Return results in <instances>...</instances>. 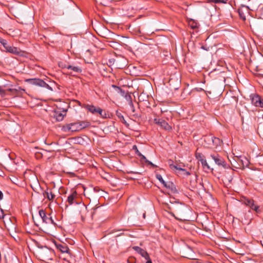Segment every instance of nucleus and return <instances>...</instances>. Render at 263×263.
I'll return each mask as SVG.
<instances>
[{
    "label": "nucleus",
    "instance_id": "obj_1",
    "mask_svg": "<svg viewBox=\"0 0 263 263\" xmlns=\"http://www.w3.org/2000/svg\"><path fill=\"white\" fill-rule=\"evenodd\" d=\"M167 163L172 171L178 176H185L191 175L189 172L183 168L185 166L184 163L177 161L174 162L171 159L167 161Z\"/></svg>",
    "mask_w": 263,
    "mask_h": 263
},
{
    "label": "nucleus",
    "instance_id": "obj_2",
    "mask_svg": "<svg viewBox=\"0 0 263 263\" xmlns=\"http://www.w3.org/2000/svg\"><path fill=\"white\" fill-rule=\"evenodd\" d=\"M88 125L87 122L86 123L84 122L71 123L63 125L62 129L65 132H77L83 129Z\"/></svg>",
    "mask_w": 263,
    "mask_h": 263
},
{
    "label": "nucleus",
    "instance_id": "obj_3",
    "mask_svg": "<svg viewBox=\"0 0 263 263\" xmlns=\"http://www.w3.org/2000/svg\"><path fill=\"white\" fill-rule=\"evenodd\" d=\"M25 82H28L31 85L50 89L51 88L48 84L40 79H28L25 80Z\"/></svg>",
    "mask_w": 263,
    "mask_h": 263
},
{
    "label": "nucleus",
    "instance_id": "obj_4",
    "mask_svg": "<svg viewBox=\"0 0 263 263\" xmlns=\"http://www.w3.org/2000/svg\"><path fill=\"white\" fill-rule=\"evenodd\" d=\"M169 202L171 203V205H169L168 203L165 201V211L174 215V213L176 211L177 208V205L174 204L176 202V199L174 197L172 198L170 197Z\"/></svg>",
    "mask_w": 263,
    "mask_h": 263
},
{
    "label": "nucleus",
    "instance_id": "obj_5",
    "mask_svg": "<svg viewBox=\"0 0 263 263\" xmlns=\"http://www.w3.org/2000/svg\"><path fill=\"white\" fill-rule=\"evenodd\" d=\"M178 193L175 184L172 181L165 182V194L169 196L175 195Z\"/></svg>",
    "mask_w": 263,
    "mask_h": 263
},
{
    "label": "nucleus",
    "instance_id": "obj_6",
    "mask_svg": "<svg viewBox=\"0 0 263 263\" xmlns=\"http://www.w3.org/2000/svg\"><path fill=\"white\" fill-rule=\"evenodd\" d=\"M252 103L256 106L263 107V100L257 94L250 96Z\"/></svg>",
    "mask_w": 263,
    "mask_h": 263
},
{
    "label": "nucleus",
    "instance_id": "obj_7",
    "mask_svg": "<svg viewBox=\"0 0 263 263\" xmlns=\"http://www.w3.org/2000/svg\"><path fill=\"white\" fill-rule=\"evenodd\" d=\"M84 108L88 110L92 114H99L101 117H104L103 115V110L100 107H96L92 105H85Z\"/></svg>",
    "mask_w": 263,
    "mask_h": 263
},
{
    "label": "nucleus",
    "instance_id": "obj_8",
    "mask_svg": "<svg viewBox=\"0 0 263 263\" xmlns=\"http://www.w3.org/2000/svg\"><path fill=\"white\" fill-rule=\"evenodd\" d=\"M210 157L214 160L215 163L218 166L225 167L226 165V162L224 159L219 155L216 154H211Z\"/></svg>",
    "mask_w": 263,
    "mask_h": 263
},
{
    "label": "nucleus",
    "instance_id": "obj_9",
    "mask_svg": "<svg viewBox=\"0 0 263 263\" xmlns=\"http://www.w3.org/2000/svg\"><path fill=\"white\" fill-rule=\"evenodd\" d=\"M174 77L170 78L168 81V84L171 90H176L178 88L179 81L177 78L174 76Z\"/></svg>",
    "mask_w": 263,
    "mask_h": 263
},
{
    "label": "nucleus",
    "instance_id": "obj_10",
    "mask_svg": "<svg viewBox=\"0 0 263 263\" xmlns=\"http://www.w3.org/2000/svg\"><path fill=\"white\" fill-rule=\"evenodd\" d=\"M238 13L240 17L243 20H246V14L249 13V8L248 6L241 5L238 9Z\"/></svg>",
    "mask_w": 263,
    "mask_h": 263
},
{
    "label": "nucleus",
    "instance_id": "obj_11",
    "mask_svg": "<svg viewBox=\"0 0 263 263\" xmlns=\"http://www.w3.org/2000/svg\"><path fill=\"white\" fill-rule=\"evenodd\" d=\"M78 198V193L75 191L71 193L67 197V202L69 205H72L74 203H77L76 201V198Z\"/></svg>",
    "mask_w": 263,
    "mask_h": 263
},
{
    "label": "nucleus",
    "instance_id": "obj_12",
    "mask_svg": "<svg viewBox=\"0 0 263 263\" xmlns=\"http://www.w3.org/2000/svg\"><path fill=\"white\" fill-rule=\"evenodd\" d=\"M55 246L61 252L69 254L70 250L66 244L63 243H55Z\"/></svg>",
    "mask_w": 263,
    "mask_h": 263
},
{
    "label": "nucleus",
    "instance_id": "obj_13",
    "mask_svg": "<svg viewBox=\"0 0 263 263\" xmlns=\"http://www.w3.org/2000/svg\"><path fill=\"white\" fill-rule=\"evenodd\" d=\"M43 194L45 198H47L50 201L53 200L55 197V195L53 194L52 190L49 189L44 191Z\"/></svg>",
    "mask_w": 263,
    "mask_h": 263
},
{
    "label": "nucleus",
    "instance_id": "obj_14",
    "mask_svg": "<svg viewBox=\"0 0 263 263\" xmlns=\"http://www.w3.org/2000/svg\"><path fill=\"white\" fill-rule=\"evenodd\" d=\"M133 249L137 253L140 254L142 257H144L146 259L148 258V253L143 249L137 246L133 247Z\"/></svg>",
    "mask_w": 263,
    "mask_h": 263
},
{
    "label": "nucleus",
    "instance_id": "obj_15",
    "mask_svg": "<svg viewBox=\"0 0 263 263\" xmlns=\"http://www.w3.org/2000/svg\"><path fill=\"white\" fill-rule=\"evenodd\" d=\"M39 215L40 217L42 218L43 222L46 223H49L50 222L52 223L53 220L51 219V218L48 217L43 210H40L39 211Z\"/></svg>",
    "mask_w": 263,
    "mask_h": 263
},
{
    "label": "nucleus",
    "instance_id": "obj_16",
    "mask_svg": "<svg viewBox=\"0 0 263 263\" xmlns=\"http://www.w3.org/2000/svg\"><path fill=\"white\" fill-rule=\"evenodd\" d=\"M207 140H211L213 145L215 147L220 145L222 143V141L220 139L214 137H209Z\"/></svg>",
    "mask_w": 263,
    "mask_h": 263
},
{
    "label": "nucleus",
    "instance_id": "obj_17",
    "mask_svg": "<svg viewBox=\"0 0 263 263\" xmlns=\"http://www.w3.org/2000/svg\"><path fill=\"white\" fill-rule=\"evenodd\" d=\"M5 49L7 52L15 54H18L20 52L18 49L16 47L11 46L9 45L5 47Z\"/></svg>",
    "mask_w": 263,
    "mask_h": 263
},
{
    "label": "nucleus",
    "instance_id": "obj_18",
    "mask_svg": "<svg viewBox=\"0 0 263 263\" xmlns=\"http://www.w3.org/2000/svg\"><path fill=\"white\" fill-rule=\"evenodd\" d=\"M65 67L68 70H72V71L74 73H80L82 71L81 68L79 66L73 65H67L65 66Z\"/></svg>",
    "mask_w": 263,
    "mask_h": 263
},
{
    "label": "nucleus",
    "instance_id": "obj_19",
    "mask_svg": "<svg viewBox=\"0 0 263 263\" xmlns=\"http://www.w3.org/2000/svg\"><path fill=\"white\" fill-rule=\"evenodd\" d=\"M200 162H201L203 168L207 169L208 170L211 169L210 166L209 165V164H208V163L206 162V160L205 159H201Z\"/></svg>",
    "mask_w": 263,
    "mask_h": 263
},
{
    "label": "nucleus",
    "instance_id": "obj_20",
    "mask_svg": "<svg viewBox=\"0 0 263 263\" xmlns=\"http://www.w3.org/2000/svg\"><path fill=\"white\" fill-rule=\"evenodd\" d=\"M208 3H213L215 4H226L227 3V0H206Z\"/></svg>",
    "mask_w": 263,
    "mask_h": 263
},
{
    "label": "nucleus",
    "instance_id": "obj_21",
    "mask_svg": "<svg viewBox=\"0 0 263 263\" xmlns=\"http://www.w3.org/2000/svg\"><path fill=\"white\" fill-rule=\"evenodd\" d=\"M54 117L55 118L56 120L58 121H62L63 119L64 115L61 113H59L55 112L54 115Z\"/></svg>",
    "mask_w": 263,
    "mask_h": 263
},
{
    "label": "nucleus",
    "instance_id": "obj_22",
    "mask_svg": "<svg viewBox=\"0 0 263 263\" xmlns=\"http://www.w3.org/2000/svg\"><path fill=\"white\" fill-rule=\"evenodd\" d=\"M154 122L156 124L160 125L161 127H162L163 123H164V121L163 120H161L159 118H155L154 119Z\"/></svg>",
    "mask_w": 263,
    "mask_h": 263
},
{
    "label": "nucleus",
    "instance_id": "obj_23",
    "mask_svg": "<svg viewBox=\"0 0 263 263\" xmlns=\"http://www.w3.org/2000/svg\"><path fill=\"white\" fill-rule=\"evenodd\" d=\"M248 206H249L252 210H254L256 212H258V210L259 206H257V205H256L254 204V201L253 202H252Z\"/></svg>",
    "mask_w": 263,
    "mask_h": 263
},
{
    "label": "nucleus",
    "instance_id": "obj_24",
    "mask_svg": "<svg viewBox=\"0 0 263 263\" xmlns=\"http://www.w3.org/2000/svg\"><path fill=\"white\" fill-rule=\"evenodd\" d=\"M248 206H249L252 210H254L256 212H258V210L259 206H257V205H256L254 204V201L253 202H252Z\"/></svg>",
    "mask_w": 263,
    "mask_h": 263
},
{
    "label": "nucleus",
    "instance_id": "obj_25",
    "mask_svg": "<svg viewBox=\"0 0 263 263\" xmlns=\"http://www.w3.org/2000/svg\"><path fill=\"white\" fill-rule=\"evenodd\" d=\"M254 200L252 199H245L243 201V203L249 206L252 202H253Z\"/></svg>",
    "mask_w": 263,
    "mask_h": 263
},
{
    "label": "nucleus",
    "instance_id": "obj_26",
    "mask_svg": "<svg viewBox=\"0 0 263 263\" xmlns=\"http://www.w3.org/2000/svg\"><path fill=\"white\" fill-rule=\"evenodd\" d=\"M156 178L158 179L160 182L162 184H164V180H163L162 176L160 174H156Z\"/></svg>",
    "mask_w": 263,
    "mask_h": 263
},
{
    "label": "nucleus",
    "instance_id": "obj_27",
    "mask_svg": "<svg viewBox=\"0 0 263 263\" xmlns=\"http://www.w3.org/2000/svg\"><path fill=\"white\" fill-rule=\"evenodd\" d=\"M129 105L130 109L132 110V111L133 112H135V108L134 106L133 103L132 102V101L131 100L129 102Z\"/></svg>",
    "mask_w": 263,
    "mask_h": 263
},
{
    "label": "nucleus",
    "instance_id": "obj_28",
    "mask_svg": "<svg viewBox=\"0 0 263 263\" xmlns=\"http://www.w3.org/2000/svg\"><path fill=\"white\" fill-rule=\"evenodd\" d=\"M196 158L200 161V160L201 159H204V158H203V156L200 153H196Z\"/></svg>",
    "mask_w": 263,
    "mask_h": 263
},
{
    "label": "nucleus",
    "instance_id": "obj_29",
    "mask_svg": "<svg viewBox=\"0 0 263 263\" xmlns=\"http://www.w3.org/2000/svg\"><path fill=\"white\" fill-rule=\"evenodd\" d=\"M1 43L3 45L4 47L5 48L8 45V44L6 40L3 39L0 40Z\"/></svg>",
    "mask_w": 263,
    "mask_h": 263
},
{
    "label": "nucleus",
    "instance_id": "obj_30",
    "mask_svg": "<svg viewBox=\"0 0 263 263\" xmlns=\"http://www.w3.org/2000/svg\"><path fill=\"white\" fill-rule=\"evenodd\" d=\"M6 216L4 214L3 210L0 208V218L4 219Z\"/></svg>",
    "mask_w": 263,
    "mask_h": 263
},
{
    "label": "nucleus",
    "instance_id": "obj_31",
    "mask_svg": "<svg viewBox=\"0 0 263 263\" xmlns=\"http://www.w3.org/2000/svg\"><path fill=\"white\" fill-rule=\"evenodd\" d=\"M128 263H136V259L133 257H130L127 259Z\"/></svg>",
    "mask_w": 263,
    "mask_h": 263
},
{
    "label": "nucleus",
    "instance_id": "obj_32",
    "mask_svg": "<svg viewBox=\"0 0 263 263\" xmlns=\"http://www.w3.org/2000/svg\"><path fill=\"white\" fill-rule=\"evenodd\" d=\"M171 128L172 127L170 125L165 124V130H170Z\"/></svg>",
    "mask_w": 263,
    "mask_h": 263
},
{
    "label": "nucleus",
    "instance_id": "obj_33",
    "mask_svg": "<svg viewBox=\"0 0 263 263\" xmlns=\"http://www.w3.org/2000/svg\"><path fill=\"white\" fill-rule=\"evenodd\" d=\"M3 198V193L0 191V200H1Z\"/></svg>",
    "mask_w": 263,
    "mask_h": 263
},
{
    "label": "nucleus",
    "instance_id": "obj_34",
    "mask_svg": "<svg viewBox=\"0 0 263 263\" xmlns=\"http://www.w3.org/2000/svg\"><path fill=\"white\" fill-rule=\"evenodd\" d=\"M146 260H147V261L146 262V263H152V262L149 257H148V258Z\"/></svg>",
    "mask_w": 263,
    "mask_h": 263
},
{
    "label": "nucleus",
    "instance_id": "obj_35",
    "mask_svg": "<svg viewBox=\"0 0 263 263\" xmlns=\"http://www.w3.org/2000/svg\"><path fill=\"white\" fill-rule=\"evenodd\" d=\"M121 118L122 119V121H123V122L124 123H125V124H126V121H125V120H124V117H123V116H121Z\"/></svg>",
    "mask_w": 263,
    "mask_h": 263
},
{
    "label": "nucleus",
    "instance_id": "obj_36",
    "mask_svg": "<svg viewBox=\"0 0 263 263\" xmlns=\"http://www.w3.org/2000/svg\"><path fill=\"white\" fill-rule=\"evenodd\" d=\"M112 87H115V88H118V89H120V90H121V89L120 87H118V86H115V85H112Z\"/></svg>",
    "mask_w": 263,
    "mask_h": 263
},
{
    "label": "nucleus",
    "instance_id": "obj_37",
    "mask_svg": "<svg viewBox=\"0 0 263 263\" xmlns=\"http://www.w3.org/2000/svg\"><path fill=\"white\" fill-rule=\"evenodd\" d=\"M8 90V91H13V90H14V89H9Z\"/></svg>",
    "mask_w": 263,
    "mask_h": 263
},
{
    "label": "nucleus",
    "instance_id": "obj_38",
    "mask_svg": "<svg viewBox=\"0 0 263 263\" xmlns=\"http://www.w3.org/2000/svg\"><path fill=\"white\" fill-rule=\"evenodd\" d=\"M134 147H135L136 148H137V147H136V145H134Z\"/></svg>",
    "mask_w": 263,
    "mask_h": 263
},
{
    "label": "nucleus",
    "instance_id": "obj_39",
    "mask_svg": "<svg viewBox=\"0 0 263 263\" xmlns=\"http://www.w3.org/2000/svg\"><path fill=\"white\" fill-rule=\"evenodd\" d=\"M149 164H152V165H153V164H152V162H149Z\"/></svg>",
    "mask_w": 263,
    "mask_h": 263
},
{
    "label": "nucleus",
    "instance_id": "obj_40",
    "mask_svg": "<svg viewBox=\"0 0 263 263\" xmlns=\"http://www.w3.org/2000/svg\"><path fill=\"white\" fill-rule=\"evenodd\" d=\"M43 151L44 152H46V151H45V150H43Z\"/></svg>",
    "mask_w": 263,
    "mask_h": 263
}]
</instances>
